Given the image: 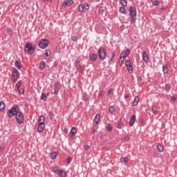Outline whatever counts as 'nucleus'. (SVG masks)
I'll return each instance as SVG.
<instances>
[{"mask_svg": "<svg viewBox=\"0 0 177 177\" xmlns=\"http://www.w3.org/2000/svg\"><path fill=\"white\" fill-rule=\"evenodd\" d=\"M88 57H89L91 61L96 62V59H97V55L90 53L89 55H88Z\"/></svg>", "mask_w": 177, "mask_h": 177, "instance_id": "13", "label": "nucleus"}, {"mask_svg": "<svg viewBox=\"0 0 177 177\" xmlns=\"http://www.w3.org/2000/svg\"><path fill=\"white\" fill-rule=\"evenodd\" d=\"M129 158H128V157H122L120 158V161L121 162H124L125 164L128 163V161H129Z\"/></svg>", "mask_w": 177, "mask_h": 177, "instance_id": "21", "label": "nucleus"}, {"mask_svg": "<svg viewBox=\"0 0 177 177\" xmlns=\"http://www.w3.org/2000/svg\"><path fill=\"white\" fill-rule=\"evenodd\" d=\"M129 53H131V51L129 48H127L125 50L122 51V53L120 54V56L124 58L128 57V56H129Z\"/></svg>", "mask_w": 177, "mask_h": 177, "instance_id": "9", "label": "nucleus"}, {"mask_svg": "<svg viewBox=\"0 0 177 177\" xmlns=\"http://www.w3.org/2000/svg\"><path fill=\"white\" fill-rule=\"evenodd\" d=\"M15 118L17 120V122L19 124H23L24 122V118L23 117V114L20 112V111L15 115Z\"/></svg>", "mask_w": 177, "mask_h": 177, "instance_id": "7", "label": "nucleus"}, {"mask_svg": "<svg viewBox=\"0 0 177 177\" xmlns=\"http://www.w3.org/2000/svg\"><path fill=\"white\" fill-rule=\"evenodd\" d=\"M109 113H114V111H115V108H114V106H110L109 109Z\"/></svg>", "mask_w": 177, "mask_h": 177, "instance_id": "37", "label": "nucleus"}, {"mask_svg": "<svg viewBox=\"0 0 177 177\" xmlns=\"http://www.w3.org/2000/svg\"><path fill=\"white\" fill-rule=\"evenodd\" d=\"M124 60H125V58H124V57H122L120 55V59H119V62H118L119 66H122V63L124 62Z\"/></svg>", "mask_w": 177, "mask_h": 177, "instance_id": "25", "label": "nucleus"}, {"mask_svg": "<svg viewBox=\"0 0 177 177\" xmlns=\"http://www.w3.org/2000/svg\"><path fill=\"white\" fill-rule=\"evenodd\" d=\"M54 88H59V83L58 82H55V84H54Z\"/></svg>", "mask_w": 177, "mask_h": 177, "instance_id": "54", "label": "nucleus"}, {"mask_svg": "<svg viewBox=\"0 0 177 177\" xmlns=\"http://www.w3.org/2000/svg\"><path fill=\"white\" fill-rule=\"evenodd\" d=\"M129 73H133V68L132 67V65H130L129 66L127 67Z\"/></svg>", "mask_w": 177, "mask_h": 177, "instance_id": "35", "label": "nucleus"}, {"mask_svg": "<svg viewBox=\"0 0 177 177\" xmlns=\"http://www.w3.org/2000/svg\"><path fill=\"white\" fill-rule=\"evenodd\" d=\"M120 3L122 6H127L128 5V1L127 0H120Z\"/></svg>", "mask_w": 177, "mask_h": 177, "instance_id": "31", "label": "nucleus"}, {"mask_svg": "<svg viewBox=\"0 0 177 177\" xmlns=\"http://www.w3.org/2000/svg\"><path fill=\"white\" fill-rule=\"evenodd\" d=\"M15 66L18 70H21V66L20 65V62L19 61H15Z\"/></svg>", "mask_w": 177, "mask_h": 177, "instance_id": "24", "label": "nucleus"}, {"mask_svg": "<svg viewBox=\"0 0 177 177\" xmlns=\"http://www.w3.org/2000/svg\"><path fill=\"white\" fill-rule=\"evenodd\" d=\"M83 100H84V102H87L88 100V95L86 93H84L83 96H82Z\"/></svg>", "mask_w": 177, "mask_h": 177, "instance_id": "36", "label": "nucleus"}, {"mask_svg": "<svg viewBox=\"0 0 177 177\" xmlns=\"http://www.w3.org/2000/svg\"><path fill=\"white\" fill-rule=\"evenodd\" d=\"M45 66H46L45 62L41 61L39 65L40 70H44V68H45Z\"/></svg>", "mask_w": 177, "mask_h": 177, "instance_id": "27", "label": "nucleus"}, {"mask_svg": "<svg viewBox=\"0 0 177 177\" xmlns=\"http://www.w3.org/2000/svg\"><path fill=\"white\" fill-rule=\"evenodd\" d=\"M123 126H124V122L120 119L119 120L118 123V129H121V128H122Z\"/></svg>", "mask_w": 177, "mask_h": 177, "instance_id": "23", "label": "nucleus"}, {"mask_svg": "<svg viewBox=\"0 0 177 177\" xmlns=\"http://www.w3.org/2000/svg\"><path fill=\"white\" fill-rule=\"evenodd\" d=\"M136 8L131 6L129 9V16L131 24L136 23Z\"/></svg>", "mask_w": 177, "mask_h": 177, "instance_id": "1", "label": "nucleus"}, {"mask_svg": "<svg viewBox=\"0 0 177 177\" xmlns=\"http://www.w3.org/2000/svg\"><path fill=\"white\" fill-rule=\"evenodd\" d=\"M53 172H54V174H59V172H60V170H59V169H57V167H55L53 169Z\"/></svg>", "mask_w": 177, "mask_h": 177, "instance_id": "45", "label": "nucleus"}, {"mask_svg": "<svg viewBox=\"0 0 177 177\" xmlns=\"http://www.w3.org/2000/svg\"><path fill=\"white\" fill-rule=\"evenodd\" d=\"M111 93H113V90L109 89V90L108 91V95H111Z\"/></svg>", "mask_w": 177, "mask_h": 177, "instance_id": "56", "label": "nucleus"}, {"mask_svg": "<svg viewBox=\"0 0 177 177\" xmlns=\"http://www.w3.org/2000/svg\"><path fill=\"white\" fill-rule=\"evenodd\" d=\"M138 103H139V97L136 96L133 100V106H138Z\"/></svg>", "mask_w": 177, "mask_h": 177, "instance_id": "22", "label": "nucleus"}, {"mask_svg": "<svg viewBox=\"0 0 177 177\" xmlns=\"http://www.w3.org/2000/svg\"><path fill=\"white\" fill-rule=\"evenodd\" d=\"M20 111V109H19L18 106H12V109H9L7 112V115L9 117V118H12L13 115H16Z\"/></svg>", "mask_w": 177, "mask_h": 177, "instance_id": "3", "label": "nucleus"}, {"mask_svg": "<svg viewBox=\"0 0 177 177\" xmlns=\"http://www.w3.org/2000/svg\"><path fill=\"white\" fill-rule=\"evenodd\" d=\"M39 124H45V117L44 115H41V117L38 119Z\"/></svg>", "mask_w": 177, "mask_h": 177, "instance_id": "20", "label": "nucleus"}, {"mask_svg": "<svg viewBox=\"0 0 177 177\" xmlns=\"http://www.w3.org/2000/svg\"><path fill=\"white\" fill-rule=\"evenodd\" d=\"M53 113L52 111H50L48 113V116H49V118H50V121H52L53 120Z\"/></svg>", "mask_w": 177, "mask_h": 177, "instance_id": "42", "label": "nucleus"}, {"mask_svg": "<svg viewBox=\"0 0 177 177\" xmlns=\"http://www.w3.org/2000/svg\"><path fill=\"white\" fill-rule=\"evenodd\" d=\"M175 100H176V97H171V102H175Z\"/></svg>", "mask_w": 177, "mask_h": 177, "instance_id": "58", "label": "nucleus"}, {"mask_svg": "<svg viewBox=\"0 0 177 177\" xmlns=\"http://www.w3.org/2000/svg\"><path fill=\"white\" fill-rule=\"evenodd\" d=\"M124 140H129V136H127L124 138Z\"/></svg>", "mask_w": 177, "mask_h": 177, "instance_id": "57", "label": "nucleus"}, {"mask_svg": "<svg viewBox=\"0 0 177 177\" xmlns=\"http://www.w3.org/2000/svg\"><path fill=\"white\" fill-rule=\"evenodd\" d=\"M5 110V103L3 102H0V111Z\"/></svg>", "mask_w": 177, "mask_h": 177, "instance_id": "26", "label": "nucleus"}, {"mask_svg": "<svg viewBox=\"0 0 177 177\" xmlns=\"http://www.w3.org/2000/svg\"><path fill=\"white\" fill-rule=\"evenodd\" d=\"M98 56L101 60H104L106 59V50L100 47L98 50Z\"/></svg>", "mask_w": 177, "mask_h": 177, "instance_id": "6", "label": "nucleus"}, {"mask_svg": "<svg viewBox=\"0 0 177 177\" xmlns=\"http://www.w3.org/2000/svg\"><path fill=\"white\" fill-rule=\"evenodd\" d=\"M45 129V123H39L37 131L38 132H44V130Z\"/></svg>", "mask_w": 177, "mask_h": 177, "instance_id": "11", "label": "nucleus"}, {"mask_svg": "<svg viewBox=\"0 0 177 177\" xmlns=\"http://www.w3.org/2000/svg\"><path fill=\"white\" fill-rule=\"evenodd\" d=\"M44 58L46 62H49V60H50V51L49 50H46Z\"/></svg>", "mask_w": 177, "mask_h": 177, "instance_id": "8", "label": "nucleus"}, {"mask_svg": "<svg viewBox=\"0 0 177 177\" xmlns=\"http://www.w3.org/2000/svg\"><path fill=\"white\" fill-rule=\"evenodd\" d=\"M81 58H77L75 61V66H77L79 64H81Z\"/></svg>", "mask_w": 177, "mask_h": 177, "instance_id": "39", "label": "nucleus"}, {"mask_svg": "<svg viewBox=\"0 0 177 177\" xmlns=\"http://www.w3.org/2000/svg\"><path fill=\"white\" fill-rule=\"evenodd\" d=\"M142 59L145 63H149V56H147L146 51H143L142 53Z\"/></svg>", "mask_w": 177, "mask_h": 177, "instance_id": "14", "label": "nucleus"}, {"mask_svg": "<svg viewBox=\"0 0 177 177\" xmlns=\"http://www.w3.org/2000/svg\"><path fill=\"white\" fill-rule=\"evenodd\" d=\"M57 157V153L56 152H53L50 153V158L52 160H56V158Z\"/></svg>", "mask_w": 177, "mask_h": 177, "instance_id": "29", "label": "nucleus"}, {"mask_svg": "<svg viewBox=\"0 0 177 177\" xmlns=\"http://www.w3.org/2000/svg\"><path fill=\"white\" fill-rule=\"evenodd\" d=\"M165 88L166 91H169V89H171V85L166 84Z\"/></svg>", "mask_w": 177, "mask_h": 177, "instance_id": "47", "label": "nucleus"}, {"mask_svg": "<svg viewBox=\"0 0 177 177\" xmlns=\"http://www.w3.org/2000/svg\"><path fill=\"white\" fill-rule=\"evenodd\" d=\"M162 71H163L164 74H167L168 73V67H167V66H163Z\"/></svg>", "mask_w": 177, "mask_h": 177, "instance_id": "34", "label": "nucleus"}, {"mask_svg": "<svg viewBox=\"0 0 177 177\" xmlns=\"http://www.w3.org/2000/svg\"><path fill=\"white\" fill-rule=\"evenodd\" d=\"M76 133H77V129L75 127H73L70 131L69 135L71 136V138H74Z\"/></svg>", "mask_w": 177, "mask_h": 177, "instance_id": "17", "label": "nucleus"}, {"mask_svg": "<svg viewBox=\"0 0 177 177\" xmlns=\"http://www.w3.org/2000/svg\"><path fill=\"white\" fill-rule=\"evenodd\" d=\"M89 149H91V147H89V145H86V146H84V150H89Z\"/></svg>", "mask_w": 177, "mask_h": 177, "instance_id": "55", "label": "nucleus"}, {"mask_svg": "<svg viewBox=\"0 0 177 177\" xmlns=\"http://www.w3.org/2000/svg\"><path fill=\"white\" fill-rule=\"evenodd\" d=\"M41 100H44V102H46V94L45 93H43L41 95Z\"/></svg>", "mask_w": 177, "mask_h": 177, "instance_id": "33", "label": "nucleus"}, {"mask_svg": "<svg viewBox=\"0 0 177 177\" xmlns=\"http://www.w3.org/2000/svg\"><path fill=\"white\" fill-rule=\"evenodd\" d=\"M60 177H66L67 176V173L64 170H60L58 173Z\"/></svg>", "mask_w": 177, "mask_h": 177, "instance_id": "19", "label": "nucleus"}, {"mask_svg": "<svg viewBox=\"0 0 177 177\" xmlns=\"http://www.w3.org/2000/svg\"><path fill=\"white\" fill-rule=\"evenodd\" d=\"M76 70L79 73H81L82 74H84V72L85 71V68L82 67L81 64L75 65Z\"/></svg>", "mask_w": 177, "mask_h": 177, "instance_id": "10", "label": "nucleus"}, {"mask_svg": "<svg viewBox=\"0 0 177 177\" xmlns=\"http://www.w3.org/2000/svg\"><path fill=\"white\" fill-rule=\"evenodd\" d=\"M152 111H153V113H154L156 114V113H157V111H158L157 107L156 106H153L152 107Z\"/></svg>", "mask_w": 177, "mask_h": 177, "instance_id": "48", "label": "nucleus"}, {"mask_svg": "<svg viewBox=\"0 0 177 177\" xmlns=\"http://www.w3.org/2000/svg\"><path fill=\"white\" fill-rule=\"evenodd\" d=\"M138 80H139V81H142V77H138Z\"/></svg>", "mask_w": 177, "mask_h": 177, "instance_id": "63", "label": "nucleus"}, {"mask_svg": "<svg viewBox=\"0 0 177 177\" xmlns=\"http://www.w3.org/2000/svg\"><path fill=\"white\" fill-rule=\"evenodd\" d=\"M136 121V115H133L131 116V118L130 119V121L129 122V124L130 127H132L135 124V122Z\"/></svg>", "mask_w": 177, "mask_h": 177, "instance_id": "15", "label": "nucleus"}, {"mask_svg": "<svg viewBox=\"0 0 177 177\" xmlns=\"http://www.w3.org/2000/svg\"><path fill=\"white\" fill-rule=\"evenodd\" d=\"M43 2H48L49 0H42Z\"/></svg>", "mask_w": 177, "mask_h": 177, "instance_id": "64", "label": "nucleus"}, {"mask_svg": "<svg viewBox=\"0 0 177 177\" xmlns=\"http://www.w3.org/2000/svg\"><path fill=\"white\" fill-rule=\"evenodd\" d=\"M71 5H73V0H64L62 3V6L64 8H66V6H70Z\"/></svg>", "mask_w": 177, "mask_h": 177, "instance_id": "12", "label": "nucleus"}, {"mask_svg": "<svg viewBox=\"0 0 177 177\" xmlns=\"http://www.w3.org/2000/svg\"><path fill=\"white\" fill-rule=\"evenodd\" d=\"M71 39H72V41L77 42V41H78V37H77V36H73L71 37Z\"/></svg>", "mask_w": 177, "mask_h": 177, "instance_id": "46", "label": "nucleus"}, {"mask_svg": "<svg viewBox=\"0 0 177 177\" xmlns=\"http://www.w3.org/2000/svg\"><path fill=\"white\" fill-rule=\"evenodd\" d=\"M96 132V131L95 130V129H93V131H92V133H93V135H95V133Z\"/></svg>", "mask_w": 177, "mask_h": 177, "instance_id": "62", "label": "nucleus"}, {"mask_svg": "<svg viewBox=\"0 0 177 177\" xmlns=\"http://www.w3.org/2000/svg\"><path fill=\"white\" fill-rule=\"evenodd\" d=\"M99 121H100V114L97 113L93 120V122L97 125L99 124Z\"/></svg>", "mask_w": 177, "mask_h": 177, "instance_id": "16", "label": "nucleus"}, {"mask_svg": "<svg viewBox=\"0 0 177 177\" xmlns=\"http://www.w3.org/2000/svg\"><path fill=\"white\" fill-rule=\"evenodd\" d=\"M49 45V41L48 39H40L39 42V46L41 49H46V48H48V46Z\"/></svg>", "mask_w": 177, "mask_h": 177, "instance_id": "5", "label": "nucleus"}, {"mask_svg": "<svg viewBox=\"0 0 177 177\" xmlns=\"http://www.w3.org/2000/svg\"><path fill=\"white\" fill-rule=\"evenodd\" d=\"M111 55L112 57H111V62H113V60H114V56H115V53L113 52Z\"/></svg>", "mask_w": 177, "mask_h": 177, "instance_id": "52", "label": "nucleus"}, {"mask_svg": "<svg viewBox=\"0 0 177 177\" xmlns=\"http://www.w3.org/2000/svg\"><path fill=\"white\" fill-rule=\"evenodd\" d=\"M56 49L57 50L60 51V49H61L60 46H57Z\"/></svg>", "mask_w": 177, "mask_h": 177, "instance_id": "59", "label": "nucleus"}, {"mask_svg": "<svg viewBox=\"0 0 177 177\" xmlns=\"http://www.w3.org/2000/svg\"><path fill=\"white\" fill-rule=\"evenodd\" d=\"M7 32L8 34V35H12L13 34V31L12 30V29L8 28H7Z\"/></svg>", "mask_w": 177, "mask_h": 177, "instance_id": "41", "label": "nucleus"}, {"mask_svg": "<svg viewBox=\"0 0 177 177\" xmlns=\"http://www.w3.org/2000/svg\"><path fill=\"white\" fill-rule=\"evenodd\" d=\"M119 12L120 13H122V15H127L128 13V12L127 11V9H125V8H124L123 6L122 7L120 8Z\"/></svg>", "mask_w": 177, "mask_h": 177, "instance_id": "18", "label": "nucleus"}, {"mask_svg": "<svg viewBox=\"0 0 177 177\" xmlns=\"http://www.w3.org/2000/svg\"><path fill=\"white\" fill-rule=\"evenodd\" d=\"M71 157H68L67 160H66V162L67 164H70V162H71Z\"/></svg>", "mask_w": 177, "mask_h": 177, "instance_id": "53", "label": "nucleus"}, {"mask_svg": "<svg viewBox=\"0 0 177 177\" xmlns=\"http://www.w3.org/2000/svg\"><path fill=\"white\" fill-rule=\"evenodd\" d=\"M84 4H81L79 6L78 10L80 12H81L82 13H83L84 10Z\"/></svg>", "mask_w": 177, "mask_h": 177, "instance_id": "32", "label": "nucleus"}, {"mask_svg": "<svg viewBox=\"0 0 177 177\" xmlns=\"http://www.w3.org/2000/svg\"><path fill=\"white\" fill-rule=\"evenodd\" d=\"M129 97V95H124V99H128Z\"/></svg>", "mask_w": 177, "mask_h": 177, "instance_id": "60", "label": "nucleus"}, {"mask_svg": "<svg viewBox=\"0 0 177 177\" xmlns=\"http://www.w3.org/2000/svg\"><path fill=\"white\" fill-rule=\"evenodd\" d=\"M54 93L55 95H59V88H55Z\"/></svg>", "mask_w": 177, "mask_h": 177, "instance_id": "51", "label": "nucleus"}, {"mask_svg": "<svg viewBox=\"0 0 177 177\" xmlns=\"http://www.w3.org/2000/svg\"><path fill=\"white\" fill-rule=\"evenodd\" d=\"M106 131H108V132H111V131H113V126H111V124H108L106 127Z\"/></svg>", "mask_w": 177, "mask_h": 177, "instance_id": "28", "label": "nucleus"}, {"mask_svg": "<svg viewBox=\"0 0 177 177\" xmlns=\"http://www.w3.org/2000/svg\"><path fill=\"white\" fill-rule=\"evenodd\" d=\"M19 77H20V73H19V71L14 68L11 79L12 82H17Z\"/></svg>", "mask_w": 177, "mask_h": 177, "instance_id": "4", "label": "nucleus"}, {"mask_svg": "<svg viewBox=\"0 0 177 177\" xmlns=\"http://www.w3.org/2000/svg\"><path fill=\"white\" fill-rule=\"evenodd\" d=\"M19 95H24V89L21 88V89L19 91Z\"/></svg>", "mask_w": 177, "mask_h": 177, "instance_id": "50", "label": "nucleus"}, {"mask_svg": "<svg viewBox=\"0 0 177 177\" xmlns=\"http://www.w3.org/2000/svg\"><path fill=\"white\" fill-rule=\"evenodd\" d=\"M21 85V82H18L16 84V88H17V91H19V89H20Z\"/></svg>", "mask_w": 177, "mask_h": 177, "instance_id": "43", "label": "nucleus"}, {"mask_svg": "<svg viewBox=\"0 0 177 177\" xmlns=\"http://www.w3.org/2000/svg\"><path fill=\"white\" fill-rule=\"evenodd\" d=\"M83 8H84V9H86V10H88V9H89V3H85L83 5Z\"/></svg>", "mask_w": 177, "mask_h": 177, "instance_id": "38", "label": "nucleus"}, {"mask_svg": "<svg viewBox=\"0 0 177 177\" xmlns=\"http://www.w3.org/2000/svg\"><path fill=\"white\" fill-rule=\"evenodd\" d=\"M99 14L101 15V16H103V15H104V10L100 9Z\"/></svg>", "mask_w": 177, "mask_h": 177, "instance_id": "49", "label": "nucleus"}, {"mask_svg": "<svg viewBox=\"0 0 177 177\" xmlns=\"http://www.w3.org/2000/svg\"><path fill=\"white\" fill-rule=\"evenodd\" d=\"M125 66H126V67H129V66H131V61L126 60L125 61Z\"/></svg>", "mask_w": 177, "mask_h": 177, "instance_id": "44", "label": "nucleus"}, {"mask_svg": "<svg viewBox=\"0 0 177 177\" xmlns=\"http://www.w3.org/2000/svg\"><path fill=\"white\" fill-rule=\"evenodd\" d=\"M64 132L65 133H68V130H67V129H64Z\"/></svg>", "mask_w": 177, "mask_h": 177, "instance_id": "61", "label": "nucleus"}, {"mask_svg": "<svg viewBox=\"0 0 177 177\" xmlns=\"http://www.w3.org/2000/svg\"><path fill=\"white\" fill-rule=\"evenodd\" d=\"M157 149L158 150V151L161 152L164 151V146L161 145H158L157 146Z\"/></svg>", "mask_w": 177, "mask_h": 177, "instance_id": "30", "label": "nucleus"}, {"mask_svg": "<svg viewBox=\"0 0 177 177\" xmlns=\"http://www.w3.org/2000/svg\"><path fill=\"white\" fill-rule=\"evenodd\" d=\"M152 5H153L154 6H158V5H160V1H153L152 2Z\"/></svg>", "mask_w": 177, "mask_h": 177, "instance_id": "40", "label": "nucleus"}, {"mask_svg": "<svg viewBox=\"0 0 177 177\" xmlns=\"http://www.w3.org/2000/svg\"><path fill=\"white\" fill-rule=\"evenodd\" d=\"M37 49V46H32V44L28 42L24 46V50L29 53V55H32L34 53V50Z\"/></svg>", "mask_w": 177, "mask_h": 177, "instance_id": "2", "label": "nucleus"}]
</instances>
